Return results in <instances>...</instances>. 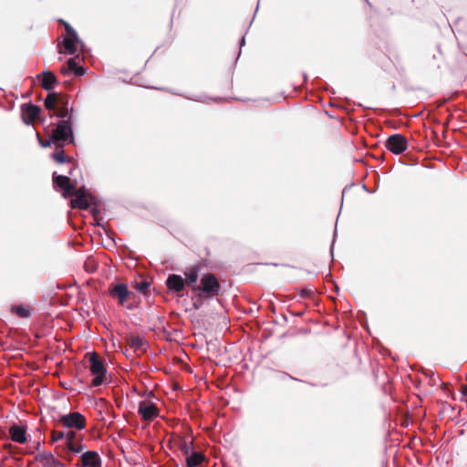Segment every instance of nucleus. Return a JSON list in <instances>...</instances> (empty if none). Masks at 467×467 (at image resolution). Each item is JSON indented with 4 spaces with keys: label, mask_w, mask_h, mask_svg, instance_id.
Listing matches in <instances>:
<instances>
[{
    "label": "nucleus",
    "mask_w": 467,
    "mask_h": 467,
    "mask_svg": "<svg viewBox=\"0 0 467 467\" xmlns=\"http://www.w3.org/2000/svg\"><path fill=\"white\" fill-rule=\"evenodd\" d=\"M221 284L217 277L213 274H204L201 279L199 285L192 286V290L205 296L206 299H213L220 294Z\"/></svg>",
    "instance_id": "1"
},
{
    "label": "nucleus",
    "mask_w": 467,
    "mask_h": 467,
    "mask_svg": "<svg viewBox=\"0 0 467 467\" xmlns=\"http://www.w3.org/2000/svg\"><path fill=\"white\" fill-rule=\"evenodd\" d=\"M89 371L93 376L91 386L99 387L107 383V368L96 352L88 353Z\"/></svg>",
    "instance_id": "2"
},
{
    "label": "nucleus",
    "mask_w": 467,
    "mask_h": 467,
    "mask_svg": "<svg viewBox=\"0 0 467 467\" xmlns=\"http://www.w3.org/2000/svg\"><path fill=\"white\" fill-rule=\"evenodd\" d=\"M67 36L63 40V47L65 53L68 55H75L78 50V45L80 51L86 53L88 51L85 43L78 37L77 31L67 22H63Z\"/></svg>",
    "instance_id": "3"
},
{
    "label": "nucleus",
    "mask_w": 467,
    "mask_h": 467,
    "mask_svg": "<svg viewBox=\"0 0 467 467\" xmlns=\"http://www.w3.org/2000/svg\"><path fill=\"white\" fill-rule=\"evenodd\" d=\"M52 139L55 143L67 142L74 143L72 122L68 119H60L56 128L52 130Z\"/></svg>",
    "instance_id": "4"
},
{
    "label": "nucleus",
    "mask_w": 467,
    "mask_h": 467,
    "mask_svg": "<svg viewBox=\"0 0 467 467\" xmlns=\"http://www.w3.org/2000/svg\"><path fill=\"white\" fill-rule=\"evenodd\" d=\"M84 436L75 429L64 431L65 450L73 453H80L86 445L83 443Z\"/></svg>",
    "instance_id": "5"
},
{
    "label": "nucleus",
    "mask_w": 467,
    "mask_h": 467,
    "mask_svg": "<svg viewBox=\"0 0 467 467\" xmlns=\"http://www.w3.org/2000/svg\"><path fill=\"white\" fill-rule=\"evenodd\" d=\"M57 421L66 429L81 431L86 428V418L78 411L62 414L58 417Z\"/></svg>",
    "instance_id": "6"
},
{
    "label": "nucleus",
    "mask_w": 467,
    "mask_h": 467,
    "mask_svg": "<svg viewBox=\"0 0 467 467\" xmlns=\"http://www.w3.org/2000/svg\"><path fill=\"white\" fill-rule=\"evenodd\" d=\"M385 146L390 152L399 155L407 150L408 140L403 135L396 133L387 139Z\"/></svg>",
    "instance_id": "7"
},
{
    "label": "nucleus",
    "mask_w": 467,
    "mask_h": 467,
    "mask_svg": "<svg viewBox=\"0 0 467 467\" xmlns=\"http://www.w3.org/2000/svg\"><path fill=\"white\" fill-rule=\"evenodd\" d=\"M138 413L145 421H150L159 414L155 403L148 400H140L138 405Z\"/></svg>",
    "instance_id": "8"
},
{
    "label": "nucleus",
    "mask_w": 467,
    "mask_h": 467,
    "mask_svg": "<svg viewBox=\"0 0 467 467\" xmlns=\"http://www.w3.org/2000/svg\"><path fill=\"white\" fill-rule=\"evenodd\" d=\"M52 177L54 186L63 189L64 192L62 195L64 198H68L73 195L74 185L71 184L70 179L67 176L54 172Z\"/></svg>",
    "instance_id": "9"
},
{
    "label": "nucleus",
    "mask_w": 467,
    "mask_h": 467,
    "mask_svg": "<svg viewBox=\"0 0 467 467\" xmlns=\"http://www.w3.org/2000/svg\"><path fill=\"white\" fill-rule=\"evenodd\" d=\"M35 460L40 462L42 467H66L51 451H39Z\"/></svg>",
    "instance_id": "10"
},
{
    "label": "nucleus",
    "mask_w": 467,
    "mask_h": 467,
    "mask_svg": "<svg viewBox=\"0 0 467 467\" xmlns=\"http://www.w3.org/2000/svg\"><path fill=\"white\" fill-rule=\"evenodd\" d=\"M109 293L110 296L117 298L119 300V304L124 306L127 301L128 296L130 292L128 289L126 284L118 283L116 285H111L109 288Z\"/></svg>",
    "instance_id": "11"
},
{
    "label": "nucleus",
    "mask_w": 467,
    "mask_h": 467,
    "mask_svg": "<svg viewBox=\"0 0 467 467\" xmlns=\"http://www.w3.org/2000/svg\"><path fill=\"white\" fill-rule=\"evenodd\" d=\"M81 467H101L102 461L96 451H87L80 455Z\"/></svg>",
    "instance_id": "12"
},
{
    "label": "nucleus",
    "mask_w": 467,
    "mask_h": 467,
    "mask_svg": "<svg viewBox=\"0 0 467 467\" xmlns=\"http://www.w3.org/2000/svg\"><path fill=\"white\" fill-rule=\"evenodd\" d=\"M22 119L26 125H30L36 119L41 111L40 108L32 103H26L21 106Z\"/></svg>",
    "instance_id": "13"
},
{
    "label": "nucleus",
    "mask_w": 467,
    "mask_h": 467,
    "mask_svg": "<svg viewBox=\"0 0 467 467\" xmlns=\"http://www.w3.org/2000/svg\"><path fill=\"white\" fill-rule=\"evenodd\" d=\"M9 436L15 442L23 444L27 441L26 427L18 424H13L9 428Z\"/></svg>",
    "instance_id": "14"
},
{
    "label": "nucleus",
    "mask_w": 467,
    "mask_h": 467,
    "mask_svg": "<svg viewBox=\"0 0 467 467\" xmlns=\"http://www.w3.org/2000/svg\"><path fill=\"white\" fill-rule=\"evenodd\" d=\"M166 285L169 290L179 294L184 289L186 281L181 275L171 274L166 279Z\"/></svg>",
    "instance_id": "15"
},
{
    "label": "nucleus",
    "mask_w": 467,
    "mask_h": 467,
    "mask_svg": "<svg viewBox=\"0 0 467 467\" xmlns=\"http://www.w3.org/2000/svg\"><path fill=\"white\" fill-rule=\"evenodd\" d=\"M77 59H79L78 55L74 57H70L67 62V67H63L61 68V73L63 75L74 73L76 76H83L86 72V69L84 67H78L77 65Z\"/></svg>",
    "instance_id": "16"
},
{
    "label": "nucleus",
    "mask_w": 467,
    "mask_h": 467,
    "mask_svg": "<svg viewBox=\"0 0 467 467\" xmlns=\"http://www.w3.org/2000/svg\"><path fill=\"white\" fill-rule=\"evenodd\" d=\"M37 79L41 82L42 88L47 91H52L55 84L57 83L56 76L51 71H43L37 75Z\"/></svg>",
    "instance_id": "17"
},
{
    "label": "nucleus",
    "mask_w": 467,
    "mask_h": 467,
    "mask_svg": "<svg viewBox=\"0 0 467 467\" xmlns=\"http://www.w3.org/2000/svg\"><path fill=\"white\" fill-rule=\"evenodd\" d=\"M199 272H200V267L198 265H193L190 268H188L185 272H184V275H185V281H186V285H196V282L198 280V277H199Z\"/></svg>",
    "instance_id": "18"
},
{
    "label": "nucleus",
    "mask_w": 467,
    "mask_h": 467,
    "mask_svg": "<svg viewBox=\"0 0 467 467\" xmlns=\"http://www.w3.org/2000/svg\"><path fill=\"white\" fill-rule=\"evenodd\" d=\"M129 346L134 350H145L146 341L140 336H130L128 339Z\"/></svg>",
    "instance_id": "19"
},
{
    "label": "nucleus",
    "mask_w": 467,
    "mask_h": 467,
    "mask_svg": "<svg viewBox=\"0 0 467 467\" xmlns=\"http://www.w3.org/2000/svg\"><path fill=\"white\" fill-rule=\"evenodd\" d=\"M203 460L204 456L202 453L198 451H192L190 455L186 457L187 467H197L202 462Z\"/></svg>",
    "instance_id": "20"
},
{
    "label": "nucleus",
    "mask_w": 467,
    "mask_h": 467,
    "mask_svg": "<svg viewBox=\"0 0 467 467\" xmlns=\"http://www.w3.org/2000/svg\"><path fill=\"white\" fill-rule=\"evenodd\" d=\"M57 100L58 93L55 91H48V94L44 101V106L48 110H56Z\"/></svg>",
    "instance_id": "21"
},
{
    "label": "nucleus",
    "mask_w": 467,
    "mask_h": 467,
    "mask_svg": "<svg viewBox=\"0 0 467 467\" xmlns=\"http://www.w3.org/2000/svg\"><path fill=\"white\" fill-rule=\"evenodd\" d=\"M12 311L22 318H28L31 316V308L23 305L12 306Z\"/></svg>",
    "instance_id": "22"
},
{
    "label": "nucleus",
    "mask_w": 467,
    "mask_h": 467,
    "mask_svg": "<svg viewBox=\"0 0 467 467\" xmlns=\"http://www.w3.org/2000/svg\"><path fill=\"white\" fill-rule=\"evenodd\" d=\"M71 206L72 208L87 210L89 208V202L88 197H75L71 200Z\"/></svg>",
    "instance_id": "23"
},
{
    "label": "nucleus",
    "mask_w": 467,
    "mask_h": 467,
    "mask_svg": "<svg viewBox=\"0 0 467 467\" xmlns=\"http://www.w3.org/2000/svg\"><path fill=\"white\" fill-rule=\"evenodd\" d=\"M191 292H192V300L193 301L192 303V307L195 309V310H198L202 307V306L203 305L204 301H206V296H202V294L198 293V292H194L193 290L191 289Z\"/></svg>",
    "instance_id": "24"
},
{
    "label": "nucleus",
    "mask_w": 467,
    "mask_h": 467,
    "mask_svg": "<svg viewBox=\"0 0 467 467\" xmlns=\"http://www.w3.org/2000/svg\"><path fill=\"white\" fill-rule=\"evenodd\" d=\"M72 111H73V109L71 108L70 109H57L55 113L51 114V118L53 117H57L61 119H68L69 118V121L72 122Z\"/></svg>",
    "instance_id": "25"
},
{
    "label": "nucleus",
    "mask_w": 467,
    "mask_h": 467,
    "mask_svg": "<svg viewBox=\"0 0 467 467\" xmlns=\"http://www.w3.org/2000/svg\"><path fill=\"white\" fill-rule=\"evenodd\" d=\"M51 158L58 163L70 162L72 160L71 158L65 155L64 150L62 149L52 153Z\"/></svg>",
    "instance_id": "26"
},
{
    "label": "nucleus",
    "mask_w": 467,
    "mask_h": 467,
    "mask_svg": "<svg viewBox=\"0 0 467 467\" xmlns=\"http://www.w3.org/2000/svg\"><path fill=\"white\" fill-rule=\"evenodd\" d=\"M134 288L140 293H147L150 288V283L148 281H140L136 283Z\"/></svg>",
    "instance_id": "27"
},
{
    "label": "nucleus",
    "mask_w": 467,
    "mask_h": 467,
    "mask_svg": "<svg viewBox=\"0 0 467 467\" xmlns=\"http://www.w3.org/2000/svg\"><path fill=\"white\" fill-rule=\"evenodd\" d=\"M57 105L60 107L59 109H68V97L67 95L58 93V100Z\"/></svg>",
    "instance_id": "28"
},
{
    "label": "nucleus",
    "mask_w": 467,
    "mask_h": 467,
    "mask_svg": "<svg viewBox=\"0 0 467 467\" xmlns=\"http://www.w3.org/2000/svg\"><path fill=\"white\" fill-rule=\"evenodd\" d=\"M60 440H64V431H53L51 432V442L56 443Z\"/></svg>",
    "instance_id": "29"
},
{
    "label": "nucleus",
    "mask_w": 467,
    "mask_h": 467,
    "mask_svg": "<svg viewBox=\"0 0 467 467\" xmlns=\"http://www.w3.org/2000/svg\"><path fill=\"white\" fill-rule=\"evenodd\" d=\"M72 196H74V197H88L84 188H79L78 190H75V187L73 188V195Z\"/></svg>",
    "instance_id": "30"
},
{
    "label": "nucleus",
    "mask_w": 467,
    "mask_h": 467,
    "mask_svg": "<svg viewBox=\"0 0 467 467\" xmlns=\"http://www.w3.org/2000/svg\"><path fill=\"white\" fill-rule=\"evenodd\" d=\"M37 139H38V142H39L40 146L43 148L50 147L51 143L54 142L52 138L49 140H43L39 138V135H37Z\"/></svg>",
    "instance_id": "31"
},
{
    "label": "nucleus",
    "mask_w": 467,
    "mask_h": 467,
    "mask_svg": "<svg viewBox=\"0 0 467 467\" xmlns=\"http://www.w3.org/2000/svg\"><path fill=\"white\" fill-rule=\"evenodd\" d=\"M192 448H191V444L187 443L186 441L182 445L181 447V451L183 454L186 455V457L188 455H190V451H191Z\"/></svg>",
    "instance_id": "32"
},
{
    "label": "nucleus",
    "mask_w": 467,
    "mask_h": 467,
    "mask_svg": "<svg viewBox=\"0 0 467 467\" xmlns=\"http://www.w3.org/2000/svg\"><path fill=\"white\" fill-rule=\"evenodd\" d=\"M312 294V290L310 289H307V288H302L300 289L299 291V296L302 297V298H306V297H309Z\"/></svg>",
    "instance_id": "33"
},
{
    "label": "nucleus",
    "mask_w": 467,
    "mask_h": 467,
    "mask_svg": "<svg viewBox=\"0 0 467 467\" xmlns=\"http://www.w3.org/2000/svg\"><path fill=\"white\" fill-rule=\"evenodd\" d=\"M244 45H245V36H243L240 40V48H242V47H244Z\"/></svg>",
    "instance_id": "34"
},
{
    "label": "nucleus",
    "mask_w": 467,
    "mask_h": 467,
    "mask_svg": "<svg viewBox=\"0 0 467 467\" xmlns=\"http://www.w3.org/2000/svg\"><path fill=\"white\" fill-rule=\"evenodd\" d=\"M462 393L463 396L467 397V384L462 387Z\"/></svg>",
    "instance_id": "35"
},
{
    "label": "nucleus",
    "mask_w": 467,
    "mask_h": 467,
    "mask_svg": "<svg viewBox=\"0 0 467 467\" xmlns=\"http://www.w3.org/2000/svg\"><path fill=\"white\" fill-rule=\"evenodd\" d=\"M334 243H335V240L332 241V244H331V246H330V253H331L332 256H333Z\"/></svg>",
    "instance_id": "36"
},
{
    "label": "nucleus",
    "mask_w": 467,
    "mask_h": 467,
    "mask_svg": "<svg viewBox=\"0 0 467 467\" xmlns=\"http://www.w3.org/2000/svg\"><path fill=\"white\" fill-rule=\"evenodd\" d=\"M303 77H304V80L306 81L307 80V75L306 73H304Z\"/></svg>",
    "instance_id": "37"
},
{
    "label": "nucleus",
    "mask_w": 467,
    "mask_h": 467,
    "mask_svg": "<svg viewBox=\"0 0 467 467\" xmlns=\"http://www.w3.org/2000/svg\"><path fill=\"white\" fill-rule=\"evenodd\" d=\"M97 213H99V212L97 210H94L93 211V215L96 217Z\"/></svg>",
    "instance_id": "38"
},
{
    "label": "nucleus",
    "mask_w": 467,
    "mask_h": 467,
    "mask_svg": "<svg viewBox=\"0 0 467 467\" xmlns=\"http://www.w3.org/2000/svg\"><path fill=\"white\" fill-rule=\"evenodd\" d=\"M39 448H40V443H39V442H37L36 450H39Z\"/></svg>",
    "instance_id": "39"
},
{
    "label": "nucleus",
    "mask_w": 467,
    "mask_h": 467,
    "mask_svg": "<svg viewBox=\"0 0 467 467\" xmlns=\"http://www.w3.org/2000/svg\"><path fill=\"white\" fill-rule=\"evenodd\" d=\"M73 170H74V169H70V171H69V174H70V175H72V174H73Z\"/></svg>",
    "instance_id": "40"
},
{
    "label": "nucleus",
    "mask_w": 467,
    "mask_h": 467,
    "mask_svg": "<svg viewBox=\"0 0 467 467\" xmlns=\"http://www.w3.org/2000/svg\"><path fill=\"white\" fill-rule=\"evenodd\" d=\"M259 9V2L257 3L256 11Z\"/></svg>",
    "instance_id": "41"
},
{
    "label": "nucleus",
    "mask_w": 467,
    "mask_h": 467,
    "mask_svg": "<svg viewBox=\"0 0 467 467\" xmlns=\"http://www.w3.org/2000/svg\"><path fill=\"white\" fill-rule=\"evenodd\" d=\"M187 99H193V98H191V97H187ZM194 100H196V99H194Z\"/></svg>",
    "instance_id": "42"
}]
</instances>
